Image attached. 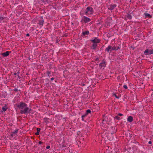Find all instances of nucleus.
<instances>
[{
	"label": "nucleus",
	"mask_w": 153,
	"mask_h": 153,
	"mask_svg": "<svg viewBox=\"0 0 153 153\" xmlns=\"http://www.w3.org/2000/svg\"><path fill=\"white\" fill-rule=\"evenodd\" d=\"M16 106L20 110V113L21 114H26L27 113L29 108L27 106L26 103L23 102H21L18 104H16Z\"/></svg>",
	"instance_id": "f257e3e1"
},
{
	"label": "nucleus",
	"mask_w": 153,
	"mask_h": 153,
	"mask_svg": "<svg viewBox=\"0 0 153 153\" xmlns=\"http://www.w3.org/2000/svg\"><path fill=\"white\" fill-rule=\"evenodd\" d=\"M93 13V10L92 8L90 7H88L86 8L85 12L86 15H87L88 14H92Z\"/></svg>",
	"instance_id": "f03ea898"
},
{
	"label": "nucleus",
	"mask_w": 153,
	"mask_h": 153,
	"mask_svg": "<svg viewBox=\"0 0 153 153\" xmlns=\"http://www.w3.org/2000/svg\"><path fill=\"white\" fill-rule=\"evenodd\" d=\"M91 21V19L88 18L85 16H84L81 20V22H83L85 23Z\"/></svg>",
	"instance_id": "7ed1b4c3"
},
{
	"label": "nucleus",
	"mask_w": 153,
	"mask_h": 153,
	"mask_svg": "<svg viewBox=\"0 0 153 153\" xmlns=\"http://www.w3.org/2000/svg\"><path fill=\"white\" fill-rule=\"evenodd\" d=\"M91 41L94 43L97 44L100 43V40L97 38H95L94 39L91 40Z\"/></svg>",
	"instance_id": "20e7f679"
},
{
	"label": "nucleus",
	"mask_w": 153,
	"mask_h": 153,
	"mask_svg": "<svg viewBox=\"0 0 153 153\" xmlns=\"http://www.w3.org/2000/svg\"><path fill=\"white\" fill-rule=\"evenodd\" d=\"M18 130H16L15 131L12 132L10 133V136L11 137H12L13 136H15V134H17L18 132Z\"/></svg>",
	"instance_id": "39448f33"
},
{
	"label": "nucleus",
	"mask_w": 153,
	"mask_h": 153,
	"mask_svg": "<svg viewBox=\"0 0 153 153\" xmlns=\"http://www.w3.org/2000/svg\"><path fill=\"white\" fill-rule=\"evenodd\" d=\"M111 48L112 46L111 45H109L105 49V51H107V52H108L109 51H111Z\"/></svg>",
	"instance_id": "423d86ee"
},
{
	"label": "nucleus",
	"mask_w": 153,
	"mask_h": 153,
	"mask_svg": "<svg viewBox=\"0 0 153 153\" xmlns=\"http://www.w3.org/2000/svg\"><path fill=\"white\" fill-rule=\"evenodd\" d=\"M116 7V4H111L110 6V7L109 9L110 10H112L114 8H115Z\"/></svg>",
	"instance_id": "0eeeda50"
},
{
	"label": "nucleus",
	"mask_w": 153,
	"mask_h": 153,
	"mask_svg": "<svg viewBox=\"0 0 153 153\" xmlns=\"http://www.w3.org/2000/svg\"><path fill=\"white\" fill-rule=\"evenodd\" d=\"M1 54L4 56H8L9 54V52L8 51H6L5 53H2Z\"/></svg>",
	"instance_id": "6e6552de"
},
{
	"label": "nucleus",
	"mask_w": 153,
	"mask_h": 153,
	"mask_svg": "<svg viewBox=\"0 0 153 153\" xmlns=\"http://www.w3.org/2000/svg\"><path fill=\"white\" fill-rule=\"evenodd\" d=\"M127 120L129 122H131L133 120V118L131 116H129L128 117Z\"/></svg>",
	"instance_id": "1a4fd4ad"
},
{
	"label": "nucleus",
	"mask_w": 153,
	"mask_h": 153,
	"mask_svg": "<svg viewBox=\"0 0 153 153\" xmlns=\"http://www.w3.org/2000/svg\"><path fill=\"white\" fill-rule=\"evenodd\" d=\"M97 46V45L96 43H94V44L91 46V48L93 49L94 50H95Z\"/></svg>",
	"instance_id": "9d476101"
},
{
	"label": "nucleus",
	"mask_w": 153,
	"mask_h": 153,
	"mask_svg": "<svg viewBox=\"0 0 153 153\" xmlns=\"http://www.w3.org/2000/svg\"><path fill=\"white\" fill-rule=\"evenodd\" d=\"M126 17L128 19H131L132 18L130 14H127L126 16L125 17V18H124L125 19H126Z\"/></svg>",
	"instance_id": "9b49d317"
},
{
	"label": "nucleus",
	"mask_w": 153,
	"mask_h": 153,
	"mask_svg": "<svg viewBox=\"0 0 153 153\" xmlns=\"http://www.w3.org/2000/svg\"><path fill=\"white\" fill-rule=\"evenodd\" d=\"M105 64L104 62L100 63L99 65V66L101 68H102L103 67H105Z\"/></svg>",
	"instance_id": "f8f14e48"
},
{
	"label": "nucleus",
	"mask_w": 153,
	"mask_h": 153,
	"mask_svg": "<svg viewBox=\"0 0 153 153\" xmlns=\"http://www.w3.org/2000/svg\"><path fill=\"white\" fill-rule=\"evenodd\" d=\"M89 34V32L88 31H85V32H83L82 33V34L85 36L86 35H88Z\"/></svg>",
	"instance_id": "ddd939ff"
},
{
	"label": "nucleus",
	"mask_w": 153,
	"mask_h": 153,
	"mask_svg": "<svg viewBox=\"0 0 153 153\" xmlns=\"http://www.w3.org/2000/svg\"><path fill=\"white\" fill-rule=\"evenodd\" d=\"M119 48V47H118L117 48V47H115V46H114L113 47H112L111 50H112V51H113V50H117Z\"/></svg>",
	"instance_id": "4468645a"
},
{
	"label": "nucleus",
	"mask_w": 153,
	"mask_h": 153,
	"mask_svg": "<svg viewBox=\"0 0 153 153\" xmlns=\"http://www.w3.org/2000/svg\"><path fill=\"white\" fill-rule=\"evenodd\" d=\"M144 15L146 16H148L150 18H151L152 17V16L150 15L149 14L145 13H144Z\"/></svg>",
	"instance_id": "2eb2a0df"
},
{
	"label": "nucleus",
	"mask_w": 153,
	"mask_h": 153,
	"mask_svg": "<svg viewBox=\"0 0 153 153\" xmlns=\"http://www.w3.org/2000/svg\"><path fill=\"white\" fill-rule=\"evenodd\" d=\"M44 119L45 120V122L47 124L49 123L48 121L49 119L48 118H44Z\"/></svg>",
	"instance_id": "dca6fc26"
},
{
	"label": "nucleus",
	"mask_w": 153,
	"mask_h": 153,
	"mask_svg": "<svg viewBox=\"0 0 153 153\" xmlns=\"http://www.w3.org/2000/svg\"><path fill=\"white\" fill-rule=\"evenodd\" d=\"M7 109V107L6 106H5L4 107H3L2 108V110L4 111H6V110Z\"/></svg>",
	"instance_id": "f3484780"
},
{
	"label": "nucleus",
	"mask_w": 153,
	"mask_h": 153,
	"mask_svg": "<svg viewBox=\"0 0 153 153\" xmlns=\"http://www.w3.org/2000/svg\"><path fill=\"white\" fill-rule=\"evenodd\" d=\"M44 23L43 20H41L39 22V24L41 25H43Z\"/></svg>",
	"instance_id": "a211bd4d"
},
{
	"label": "nucleus",
	"mask_w": 153,
	"mask_h": 153,
	"mask_svg": "<svg viewBox=\"0 0 153 153\" xmlns=\"http://www.w3.org/2000/svg\"><path fill=\"white\" fill-rule=\"evenodd\" d=\"M149 51L148 49H146L144 52V53L146 55L149 54Z\"/></svg>",
	"instance_id": "6ab92c4d"
},
{
	"label": "nucleus",
	"mask_w": 153,
	"mask_h": 153,
	"mask_svg": "<svg viewBox=\"0 0 153 153\" xmlns=\"http://www.w3.org/2000/svg\"><path fill=\"white\" fill-rule=\"evenodd\" d=\"M153 54V49L149 51V54Z\"/></svg>",
	"instance_id": "aec40b11"
},
{
	"label": "nucleus",
	"mask_w": 153,
	"mask_h": 153,
	"mask_svg": "<svg viewBox=\"0 0 153 153\" xmlns=\"http://www.w3.org/2000/svg\"><path fill=\"white\" fill-rule=\"evenodd\" d=\"M91 111L90 110H88L86 111V113L85 114L86 116L87 115L88 113H91Z\"/></svg>",
	"instance_id": "412c9836"
},
{
	"label": "nucleus",
	"mask_w": 153,
	"mask_h": 153,
	"mask_svg": "<svg viewBox=\"0 0 153 153\" xmlns=\"http://www.w3.org/2000/svg\"><path fill=\"white\" fill-rule=\"evenodd\" d=\"M115 118L116 119L118 120H119L120 119V117L118 116H116L115 117Z\"/></svg>",
	"instance_id": "4be33fe9"
},
{
	"label": "nucleus",
	"mask_w": 153,
	"mask_h": 153,
	"mask_svg": "<svg viewBox=\"0 0 153 153\" xmlns=\"http://www.w3.org/2000/svg\"><path fill=\"white\" fill-rule=\"evenodd\" d=\"M86 116V115L85 114V115H83L82 117V120H83V121H84V117H85V116Z\"/></svg>",
	"instance_id": "5701e85b"
},
{
	"label": "nucleus",
	"mask_w": 153,
	"mask_h": 153,
	"mask_svg": "<svg viewBox=\"0 0 153 153\" xmlns=\"http://www.w3.org/2000/svg\"><path fill=\"white\" fill-rule=\"evenodd\" d=\"M113 96H114L116 98H117V99H118L119 98V97H117V96L116 94H113Z\"/></svg>",
	"instance_id": "b1692460"
},
{
	"label": "nucleus",
	"mask_w": 153,
	"mask_h": 153,
	"mask_svg": "<svg viewBox=\"0 0 153 153\" xmlns=\"http://www.w3.org/2000/svg\"><path fill=\"white\" fill-rule=\"evenodd\" d=\"M50 74H51V72L50 71H47V74H48V76H49V75Z\"/></svg>",
	"instance_id": "393cba45"
},
{
	"label": "nucleus",
	"mask_w": 153,
	"mask_h": 153,
	"mask_svg": "<svg viewBox=\"0 0 153 153\" xmlns=\"http://www.w3.org/2000/svg\"><path fill=\"white\" fill-rule=\"evenodd\" d=\"M123 87L126 89H127L128 88L127 86L126 85H124Z\"/></svg>",
	"instance_id": "a878e982"
},
{
	"label": "nucleus",
	"mask_w": 153,
	"mask_h": 153,
	"mask_svg": "<svg viewBox=\"0 0 153 153\" xmlns=\"http://www.w3.org/2000/svg\"><path fill=\"white\" fill-rule=\"evenodd\" d=\"M40 130V129L39 128H37V132H39Z\"/></svg>",
	"instance_id": "bb28decb"
},
{
	"label": "nucleus",
	"mask_w": 153,
	"mask_h": 153,
	"mask_svg": "<svg viewBox=\"0 0 153 153\" xmlns=\"http://www.w3.org/2000/svg\"><path fill=\"white\" fill-rule=\"evenodd\" d=\"M39 134V132H37L35 134L36 135H38Z\"/></svg>",
	"instance_id": "cd10ccee"
},
{
	"label": "nucleus",
	"mask_w": 153,
	"mask_h": 153,
	"mask_svg": "<svg viewBox=\"0 0 153 153\" xmlns=\"http://www.w3.org/2000/svg\"><path fill=\"white\" fill-rule=\"evenodd\" d=\"M50 148V147L49 146H48L46 147V148L47 149H49Z\"/></svg>",
	"instance_id": "c85d7f7f"
},
{
	"label": "nucleus",
	"mask_w": 153,
	"mask_h": 153,
	"mask_svg": "<svg viewBox=\"0 0 153 153\" xmlns=\"http://www.w3.org/2000/svg\"><path fill=\"white\" fill-rule=\"evenodd\" d=\"M14 91L15 92H17L18 91V89L17 88H15L14 89Z\"/></svg>",
	"instance_id": "c756f323"
},
{
	"label": "nucleus",
	"mask_w": 153,
	"mask_h": 153,
	"mask_svg": "<svg viewBox=\"0 0 153 153\" xmlns=\"http://www.w3.org/2000/svg\"><path fill=\"white\" fill-rule=\"evenodd\" d=\"M3 19H4V18L0 16V21L2 20Z\"/></svg>",
	"instance_id": "7c9ffc66"
},
{
	"label": "nucleus",
	"mask_w": 153,
	"mask_h": 153,
	"mask_svg": "<svg viewBox=\"0 0 153 153\" xmlns=\"http://www.w3.org/2000/svg\"><path fill=\"white\" fill-rule=\"evenodd\" d=\"M39 143L40 144H42L43 143V142L41 141H39Z\"/></svg>",
	"instance_id": "2f4dec72"
},
{
	"label": "nucleus",
	"mask_w": 153,
	"mask_h": 153,
	"mask_svg": "<svg viewBox=\"0 0 153 153\" xmlns=\"http://www.w3.org/2000/svg\"><path fill=\"white\" fill-rule=\"evenodd\" d=\"M118 115L120 116H122L123 115V114H122L119 113L118 114Z\"/></svg>",
	"instance_id": "473e14b6"
},
{
	"label": "nucleus",
	"mask_w": 153,
	"mask_h": 153,
	"mask_svg": "<svg viewBox=\"0 0 153 153\" xmlns=\"http://www.w3.org/2000/svg\"><path fill=\"white\" fill-rule=\"evenodd\" d=\"M152 141H149V144H152Z\"/></svg>",
	"instance_id": "72a5a7b5"
},
{
	"label": "nucleus",
	"mask_w": 153,
	"mask_h": 153,
	"mask_svg": "<svg viewBox=\"0 0 153 153\" xmlns=\"http://www.w3.org/2000/svg\"><path fill=\"white\" fill-rule=\"evenodd\" d=\"M54 78L53 77H52V78H51V81L53 80H54Z\"/></svg>",
	"instance_id": "f704fd0d"
},
{
	"label": "nucleus",
	"mask_w": 153,
	"mask_h": 153,
	"mask_svg": "<svg viewBox=\"0 0 153 153\" xmlns=\"http://www.w3.org/2000/svg\"><path fill=\"white\" fill-rule=\"evenodd\" d=\"M30 36V35H29V33L27 34H26V36Z\"/></svg>",
	"instance_id": "c9c22d12"
},
{
	"label": "nucleus",
	"mask_w": 153,
	"mask_h": 153,
	"mask_svg": "<svg viewBox=\"0 0 153 153\" xmlns=\"http://www.w3.org/2000/svg\"><path fill=\"white\" fill-rule=\"evenodd\" d=\"M99 60V58H97L95 59V61H97V60Z\"/></svg>",
	"instance_id": "e433bc0d"
},
{
	"label": "nucleus",
	"mask_w": 153,
	"mask_h": 153,
	"mask_svg": "<svg viewBox=\"0 0 153 153\" xmlns=\"http://www.w3.org/2000/svg\"><path fill=\"white\" fill-rule=\"evenodd\" d=\"M17 74V73H14V74L15 75H16V74Z\"/></svg>",
	"instance_id": "4c0bfd02"
},
{
	"label": "nucleus",
	"mask_w": 153,
	"mask_h": 153,
	"mask_svg": "<svg viewBox=\"0 0 153 153\" xmlns=\"http://www.w3.org/2000/svg\"><path fill=\"white\" fill-rule=\"evenodd\" d=\"M104 121V119H103L102 120V123H103V122Z\"/></svg>",
	"instance_id": "58836bf2"
},
{
	"label": "nucleus",
	"mask_w": 153,
	"mask_h": 153,
	"mask_svg": "<svg viewBox=\"0 0 153 153\" xmlns=\"http://www.w3.org/2000/svg\"><path fill=\"white\" fill-rule=\"evenodd\" d=\"M152 96L153 97V94H152Z\"/></svg>",
	"instance_id": "ea45409f"
},
{
	"label": "nucleus",
	"mask_w": 153,
	"mask_h": 153,
	"mask_svg": "<svg viewBox=\"0 0 153 153\" xmlns=\"http://www.w3.org/2000/svg\"><path fill=\"white\" fill-rule=\"evenodd\" d=\"M58 40H57V41H56V42L57 43H58Z\"/></svg>",
	"instance_id": "a19ab883"
},
{
	"label": "nucleus",
	"mask_w": 153,
	"mask_h": 153,
	"mask_svg": "<svg viewBox=\"0 0 153 153\" xmlns=\"http://www.w3.org/2000/svg\"><path fill=\"white\" fill-rule=\"evenodd\" d=\"M104 116H105V115H103L102 116H103V117H104Z\"/></svg>",
	"instance_id": "79ce46f5"
}]
</instances>
